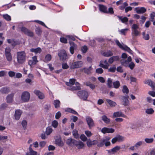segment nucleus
Instances as JSON below:
<instances>
[{"mask_svg":"<svg viewBox=\"0 0 155 155\" xmlns=\"http://www.w3.org/2000/svg\"><path fill=\"white\" fill-rule=\"evenodd\" d=\"M17 61L19 64H22L25 61L26 54L24 51L18 52L17 54Z\"/></svg>","mask_w":155,"mask_h":155,"instance_id":"obj_1","label":"nucleus"},{"mask_svg":"<svg viewBox=\"0 0 155 155\" xmlns=\"http://www.w3.org/2000/svg\"><path fill=\"white\" fill-rule=\"evenodd\" d=\"M139 28L138 26L136 24H134L131 27V35L132 38L134 39L136 37L140 35V32L138 30Z\"/></svg>","mask_w":155,"mask_h":155,"instance_id":"obj_2","label":"nucleus"},{"mask_svg":"<svg viewBox=\"0 0 155 155\" xmlns=\"http://www.w3.org/2000/svg\"><path fill=\"white\" fill-rule=\"evenodd\" d=\"M77 95L80 99H82L83 101L87 100L88 94L87 91L84 90L79 91L77 92Z\"/></svg>","mask_w":155,"mask_h":155,"instance_id":"obj_3","label":"nucleus"},{"mask_svg":"<svg viewBox=\"0 0 155 155\" xmlns=\"http://www.w3.org/2000/svg\"><path fill=\"white\" fill-rule=\"evenodd\" d=\"M30 98V94L29 92L25 91L22 92L21 99V101L23 102H27L29 100Z\"/></svg>","mask_w":155,"mask_h":155,"instance_id":"obj_4","label":"nucleus"},{"mask_svg":"<svg viewBox=\"0 0 155 155\" xmlns=\"http://www.w3.org/2000/svg\"><path fill=\"white\" fill-rule=\"evenodd\" d=\"M86 121L90 129L95 126L94 122L93 119L89 116L86 117Z\"/></svg>","mask_w":155,"mask_h":155,"instance_id":"obj_5","label":"nucleus"},{"mask_svg":"<svg viewBox=\"0 0 155 155\" xmlns=\"http://www.w3.org/2000/svg\"><path fill=\"white\" fill-rule=\"evenodd\" d=\"M121 97L122 104L125 106H129L130 105V102L128 100L129 96L128 95L123 96Z\"/></svg>","mask_w":155,"mask_h":155,"instance_id":"obj_6","label":"nucleus"},{"mask_svg":"<svg viewBox=\"0 0 155 155\" xmlns=\"http://www.w3.org/2000/svg\"><path fill=\"white\" fill-rule=\"evenodd\" d=\"M110 65L107 60H101L100 61L99 66L104 69H107Z\"/></svg>","mask_w":155,"mask_h":155,"instance_id":"obj_7","label":"nucleus"},{"mask_svg":"<svg viewBox=\"0 0 155 155\" xmlns=\"http://www.w3.org/2000/svg\"><path fill=\"white\" fill-rule=\"evenodd\" d=\"M82 63L81 61H78L73 63L70 66L71 69L77 68L81 67L82 65Z\"/></svg>","mask_w":155,"mask_h":155,"instance_id":"obj_8","label":"nucleus"},{"mask_svg":"<svg viewBox=\"0 0 155 155\" xmlns=\"http://www.w3.org/2000/svg\"><path fill=\"white\" fill-rule=\"evenodd\" d=\"M115 131L114 129L112 128L104 127L101 129V132L104 134L106 133H112Z\"/></svg>","mask_w":155,"mask_h":155,"instance_id":"obj_9","label":"nucleus"},{"mask_svg":"<svg viewBox=\"0 0 155 155\" xmlns=\"http://www.w3.org/2000/svg\"><path fill=\"white\" fill-rule=\"evenodd\" d=\"M92 69L91 66L88 68L84 67L81 69V71L83 72L84 73L87 75H89L91 74V71L92 70Z\"/></svg>","mask_w":155,"mask_h":155,"instance_id":"obj_10","label":"nucleus"},{"mask_svg":"<svg viewBox=\"0 0 155 155\" xmlns=\"http://www.w3.org/2000/svg\"><path fill=\"white\" fill-rule=\"evenodd\" d=\"M34 93L38 96L40 99H43L45 97L44 94L39 90H35L34 91Z\"/></svg>","mask_w":155,"mask_h":155,"instance_id":"obj_11","label":"nucleus"},{"mask_svg":"<svg viewBox=\"0 0 155 155\" xmlns=\"http://www.w3.org/2000/svg\"><path fill=\"white\" fill-rule=\"evenodd\" d=\"M74 145L75 146L77 147H78V149H80L83 148L84 146V144L82 141L80 140L78 141L76 140H74Z\"/></svg>","mask_w":155,"mask_h":155,"instance_id":"obj_12","label":"nucleus"},{"mask_svg":"<svg viewBox=\"0 0 155 155\" xmlns=\"http://www.w3.org/2000/svg\"><path fill=\"white\" fill-rule=\"evenodd\" d=\"M58 55L61 60L64 61L67 57V55L65 52H61L58 53Z\"/></svg>","mask_w":155,"mask_h":155,"instance_id":"obj_13","label":"nucleus"},{"mask_svg":"<svg viewBox=\"0 0 155 155\" xmlns=\"http://www.w3.org/2000/svg\"><path fill=\"white\" fill-rule=\"evenodd\" d=\"M135 10L136 11V13L138 14L144 13L147 11L146 9L144 7L136 8Z\"/></svg>","mask_w":155,"mask_h":155,"instance_id":"obj_14","label":"nucleus"},{"mask_svg":"<svg viewBox=\"0 0 155 155\" xmlns=\"http://www.w3.org/2000/svg\"><path fill=\"white\" fill-rule=\"evenodd\" d=\"M14 94L13 93H12L8 95L6 97V102L8 103H11L13 101V98Z\"/></svg>","mask_w":155,"mask_h":155,"instance_id":"obj_15","label":"nucleus"},{"mask_svg":"<svg viewBox=\"0 0 155 155\" xmlns=\"http://www.w3.org/2000/svg\"><path fill=\"white\" fill-rule=\"evenodd\" d=\"M55 144L60 147H62L64 146V143L61 140V137H60L58 138L55 139Z\"/></svg>","mask_w":155,"mask_h":155,"instance_id":"obj_16","label":"nucleus"},{"mask_svg":"<svg viewBox=\"0 0 155 155\" xmlns=\"http://www.w3.org/2000/svg\"><path fill=\"white\" fill-rule=\"evenodd\" d=\"M145 84H148L152 88H154L155 87V83L152 81L150 79H148L144 82Z\"/></svg>","mask_w":155,"mask_h":155,"instance_id":"obj_17","label":"nucleus"},{"mask_svg":"<svg viewBox=\"0 0 155 155\" xmlns=\"http://www.w3.org/2000/svg\"><path fill=\"white\" fill-rule=\"evenodd\" d=\"M22 112L20 110H15V116L16 120H18L19 119L21 114Z\"/></svg>","mask_w":155,"mask_h":155,"instance_id":"obj_18","label":"nucleus"},{"mask_svg":"<svg viewBox=\"0 0 155 155\" xmlns=\"http://www.w3.org/2000/svg\"><path fill=\"white\" fill-rule=\"evenodd\" d=\"M74 140H76L72 138H69L67 140L66 143L69 146H73L74 145Z\"/></svg>","mask_w":155,"mask_h":155,"instance_id":"obj_19","label":"nucleus"},{"mask_svg":"<svg viewBox=\"0 0 155 155\" xmlns=\"http://www.w3.org/2000/svg\"><path fill=\"white\" fill-rule=\"evenodd\" d=\"M99 8L101 11L105 13H108L107 8L106 6L103 5H100Z\"/></svg>","mask_w":155,"mask_h":155,"instance_id":"obj_20","label":"nucleus"},{"mask_svg":"<svg viewBox=\"0 0 155 155\" xmlns=\"http://www.w3.org/2000/svg\"><path fill=\"white\" fill-rule=\"evenodd\" d=\"M101 120L106 124H109L110 122V119L108 118L105 115H103L101 117Z\"/></svg>","mask_w":155,"mask_h":155,"instance_id":"obj_21","label":"nucleus"},{"mask_svg":"<svg viewBox=\"0 0 155 155\" xmlns=\"http://www.w3.org/2000/svg\"><path fill=\"white\" fill-rule=\"evenodd\" d=\"M106 100L111 107H114L117 105V104L115 102L109 99H107Z\"/></svg>","mask_w":155,"mask_h":155,"instance_id":"obj_22","label":"nucleus"},{"mask_svg":"<svg viewBox=\"0 0 155 155\" xmlns=\"http://www.w3.org/2000/svg\"><path fill=\"white\" fill-rule=\"evenodd\" d=\"M53 105L56 108H58L60 107L61 102L58 100H54L53 102Z\"/></svg>","mask_w":155,"mask_h":155,"instance_id":"obj_23","label":"nucleus"},{"mask_svg":"<svg viewBox=\"0 0 155 155\" xmlns=\"http://www.w3.org/2000/svg\"><path fill=\"white\" fill-rule=\"evenodd\" d=\"M0 91L2 94H7L10 91V90L8 87H3L1 89Z\"/></svg>","mask_w":155,"mask_h":155,"instance_id":"obj_24","label":"nucleus"},{"mask_svg":"<svg viewBox=\"0 0 155 155\" xmlns=\"http://www.w3.org/2000/svg\"><path fill=\"white\" fill-rule=\"evenodd\" d=\"M30 51L32 52H34L35 54L37 53H40L41 51V49L40 48L38 47L36 48H32L30 49Z\"/></svg>","mask_w":155,"mask_h":155,"instance_id":"obj_25","label":"nucleus"},{"mask_svg":"<svg viewBox=\"0 0 155 155\" xmlns=\"http://www.w3.org/2000/svg\"><path fill=\"white\" fill-rule=\"evenodd\" d=\"M84 84L87 86L89 87L91 89L93 90L95 88V85L91 84L90 82L87 81Z\"/></svg>","mask_w":155,"mask_h":155,"instance_id":"obj_26","label":"nucleus"},{"mask_svg":"<svg viewBox=\"0 0 155 155\" xmlns=\"http://www.w3.org/2000/svg\"><path fill=\"white\" fill-rule=\"evenodd\" d=\"M124 115L122 114L121 112L118 111L114 112L113 114V116L114 117H124Z\"/></svg>","mask_w":155,"mask_h":155,"instance_id":"obj_27","label":"nucleus"},{"mask_svg":"<svg viewBox=\"0 0 155 155\" xmlns=\"http://www.w3.org/2000/svg\"><path fill=\"white\" fill-rule=\"evenodd\" d=\"M113 54L111 51H109L107 52H104L103 54V55L106 57H110L112 56Z\"/></svg>","mask_w":155,"mask_h":155,"instance_id":"obj_28","label":"nucleus"},{"mask_svg":"<svg viewBox=\"0 0 155 155\" xmlns=\"http://www.w3.org/2000/svg\"><path fill=\"white\" fill-rule=\"evenodd\" d=\"M112 80L110 78H108L107 81V84L109 88H111L112 87Z\"/></svg>","mask_w":155,"mask_h":155,"instance_id":"obj_29","label":"nucleus"},{"mask_svg":"<svg viewBox=\"0 0 155 155\" xmlns=\"http://www.w3.org/2000/svg\"><path fill=\"white\" fill-rule=\"evenodd\" d=\"M113 84L114 87L116 89L118 88L120 86V83L118 81H116L114 82Z\"/></svg>","mask_w":155,"mask_h":155,"instance_id":"obj_30","label":"nucleus"},{"mask_svg":"<svg viewBox=\"0 0 155 155\" xmlns=\"http://www.w3.org/2000/svg\"><path fill=\"white\" fill-rule=\"evenodd\" d=\"M72 134L75 138L76 139H78L79 138V135L78 134L77 130H73L72 131Z\"/></svg>","mask_w":155,"mask_h":155,"instance_id":"obj_31","label":"nucleus"},{"mask_svg":"<svg viewBox=\"0 0 155 155\" xmlns=\"http://www.w3.org/2000/svg\"><path fill=\"white\" fill-rule=\"evenodd\" d=\"M35 32L38 36H40L42 33V31L40 27H37L35 28Z\"/></svg>","mask_w":155,"mask_h":155,"instance_id":"obj_32","label":"nucleus"},{"mask_svg":"<svg viewBox=\"0 0 155 155\" xmlns=\"http://www.w3.org/2000/svg\"><path fill=\"white\" fill-rule=\"evenodd\" d=\"M117 17L123 23H125L128 21V18L127 17H124L122 18V17L119 16H118Z\"/></svg>","mask_w":155,"mask_h":155,"instance_id":"obj_33","label":"nucleus"},{"mask_svg":"<svg viewBox=\"0 0 155 155\" xmlns=\"http://www.w3.org/2000/svg\"><path fill=\"white\" fill-rule=\"evenodd\" d=\"M117 142H121L123 141L124 140V138L123 137L120 135H118L115 137Z\"/></svg>","mask_w":155,"mask_h":155,"instance_id":"obj_34","label":"nucleus"},{"mask_svg":"<svg viewBox=\"0 0 155 155\" xmlns=\"http://www.w3.org/2000/svg\"><path fill=\"white\" fill-rule=\"evenodd\" d=\"M32 145L31 144L29 147V150L30 153H31V155H37V152L34 151L31 148Z\"/></svg>","mask_w":155,"mask_h":155,"instance_id":"obj_35","label":"nucleus"},{"mask_svg":"<svg viewBox=\"0 0 155 155\" xmlns=\"http://www.w3.org/2000/svg\"><path fill=\"white\" fill-rule=\"evenodd\" d=\"M121 148V147L118 146H117L111 149L112 153H114L116 152L117 151H118Z\"/></svg>","mask_w":155,"mask_h":155,"instance_id":"obj_36","label":"nucleus"},{"mask_svg":"<svg viewBox=\"0 0 155 155\" xmlns=\"http://www.w3.org/2000/svg\"><path fill=\"white\" fill-rule=\"evenodd\" d=\"M143 38L146 40H148L150 39V36L148 34H146L145 32L142 33Z\"/></svg>","mask_w":155,"mask_h":155,"instance_id":"obj_37","label":"nucleus"},{"mask_svg":"<svg viewBox=\"0 0 155 155\" xmlns=\"http://www.w3.org/2000/svg\"><path fill=\"white\" fill-rule=\"evenodd\" d=\"M106 141V140L104 139L102 140L100 143H98L97 144V146L99 147H102L104 145L105 142Z\"/></svg>","mask_w":155,"mask_h":155,"instance_id":"obj_38","label":"nucleus"},{"mask_svg":"<svg viewBox=\"0 0 155 155\" xmlns=\"http://www.w3.org/2000/svg\"><path fill=\"white\" fill-rule=\"evenodd\" d=\"M8 105L6 103H2L0 106V110H3L5 109L8 107Z\"/></svg>","mask_w":155,"mask_h":155,"instance_id":"obj_39","label":"nucleus"},{"mask_svg":"<svg viewBox=\"0 0 155 155\" xmlns=\"http://www.w3.org/2000/svg\"><path fill=\"white\" fill-rule=\"evenodd\" d=\"M6 60L9 62H11L12 60V57L11 54H5Z\"/></svg>","mask_w":155,"mask_h":155,"instance_id":"obj_40","label":"nucleus"},{"mask_svg":"<svg viewBox=\"0 0 155 155\" xmlns=\"http://www.w3.org/2000/svg\"><path fill=\"white\" fill-rule=\"evenodd\" d=\"M154 112V110L152 108L147 109L145 111V112L148 114H152Z\"/></svg>","mask_w":155,"mask_h":155,"instance_id":"obj_41","label":"nucleus"},{"mask_svg":"<svg viewBox=\"0 0 155 155\" xmlns=\"http://www.w3.org/2000/svg\"><path fill=\"white\" fill-rule=\"evenodd\" d=\"M122 91L123 93H125L126 94H128L129 92V89L126 85H124L123 86V88Z\"/></svg>","mask_w":155,"mask_h":155,"instance_id":"obj_42","label":"nucleus"},{"mask_svg":"<svg viewBox=\"0 0 155 155\" xmlns=\"http://www.w3.org/2000/svg\"><path fill=\"white\" fill-rule=\"evenodd\" d=\"M51 58V57L50 54H47L45 58V62H48L50 61Z\"/></svg>","mask_w":155,"mask_h":155,"instance_id":"obj_43","label":"nucleus"},{"mask_svg":"<svg viewBox=\"0 0 155 155\" xmlns=\"http://www.w3.org/2000/svg\"><path fill=\"white\" fill-rule=\"evenodd\" d=\"M51 125H52V126L56 128L58 126V122L57 120H54L52 122Z\"/></svg>","mask_w":155,"mask_h":155,"instance_id":"obj_44","label":"nucleus"},{"mask_svg":"<svg viewBox=\"0 0 155 155\" xmlns=\"http://www.w3.org/2000/svg\"><path fill=\"white\" fill-rule=\"evenodd\" d=\"M96 72L98 74H101L104 72L103 70L101 68H97L95 70Z\"/></svg>","mask_w":155,"mask_h":155,"instance_id":"obj_45","label":"nucleus"},{"mask_svg":"<svg viewBox=\"0 0 155 155\" xmlns=\"http://www.w3.org/2000/svg\"><path fill=\"white\" fill-rule=\"evenodd\" d=\"M122 49L127 51L130 54H132V51L130 49V48L126 45Z\"/></svg>","mask_w":155,"mask_h":155,"instance_id":"obj_46","label":"nucleus"},{"mask_svg":"<svg viewBox=\"0 0 155 155\" xmlns=\"http://www.w3.org/2000/svg\"><path fill=\"white\" fill-rule=\"evenodd\" d=\"M51 108V105L50 104H46L44 107V108L46 112H48Z\"/></svg>","mask_w":155,"mask_h":155,"instance_id":"obj_47","label":"nucleus"},{"mask_svg":"<svg viewBox=\"0 0 155 155\" xmlns=\"http://www.w3.org/2000/svg\"><path fill=\"white\" fill-rule=\"evenodd\" d=\"M34 22H36L39 24L45 27L46 28H48V27L43 22L41 21L38 20H35L34 21Z\"/></svg>","mask_w":155,"mask_h":155,"instance_id":"obj_48","label":"nucleus"},{"mask_svg":"<svg viewBox=\"0 0 155 155\" xmlns=\"http://www.w3.org/2000/svg\"><path fill=\"white\" fill-rule=\"evenodd\" d=\"M11 51L10 48L9 47H7L5 49V54H11Z\"/></svg>","mask_w":155,"mask_h":155,"instance_id":"obj_49","label":"nucleus"},{"mask_svg":"<svg viewBox=\"0 0 155 155\" xmlns=\"http://www.w3.org/2000/svg\"><path fill=\"white\" fill-rule=\"evenodd\" d=\"M114 67H111L109 69H108V72H111L112 73H114L115 72L116 70V68L115 66V65H114Z\"/></svg>","mask_w":155,"mask_h":155,"instance_id":"obj_50","label":"nucleus"},{"mask_svg":"<svg viewBox=\"0 0 155 155\" xmlns=\"http://www.w3.org/2000/svg\"><path fill=\"white\" fill-rule=\"evenodd\" d=\"M80 138L83 141H86L87 140V137L84 134H81Z\"/></svg>","mask_w":155,"mask_h":155,"instance_id":"obj_51","label":"nucleus"},{"mask_svg":"<svg viewBox=\"0 0 155 155\" xmlns=\"http://www.w3.org/2000/svg\"><path fill=\"white\" fill-rule=\"evenodd\" d=\"M60 41L61 42L64 44H66L68 42L67 39L64 37L60 38Z\"/></svg>","mask_w":155,"mask_h":155,"instance_id":"obj_52","label":"nucleus"},{"mask_svg":"<svg viewBox=\"0 0 155 155\" xmlns=\"http://www.w3.org/2000/svg\"><path fill=\"white\" fill-rule=\"evenodd\" d=\"M143 143H144L143 141H139L137 142L135 145V147L136 148H138L140 146H141Z\"/></svg>","mask_w":155,"mask_h":155,"instance_id":"obj_53","label":"nucleus"},{"mask_svg":"<svg viewBox=\"0 0 155 155\" xmlns=\"http://www.w3.org/2000/svg\"><path fill=\"white\" fill-rule=\"evenodd\" d=\"M144 140L146 143H152L153 142V138H146Z\"/></svg>","mask_w":155,"mask_h":155,"instance_id":"obj_54","label":"nucleus"},{"mask_svg":"<svg viewBox=\"0 0 155 155\" xmlns=\"http://www.w3.org/2000/svg\"><path fill=\"white\" fill-rule=\"evenodd\" d=\"M3 17L4 18H5L7 21H9L11 20V17L10 16L7 14L4 15L3 16Z\"/></svg>","mask_w":155,"mask_h":155,"instance_id":"obj_55","label":"nucleus"},{"mask_svg":"<svg viewBox=\"0 0 155 155\" xmlns=\"http://www.w3.org/2000/svg\"><path fill=\"white\" fill-rule=\"evenodd\" d=\"M135 66V64L133 62H131L128 65V67H129L130 69L133 70Z\"/></svg>","mask_w":155,"mask_h":155,"instance_id":"obj_56","label":"nucleus"},{"mask_svg":"<svg viewBox=\"0 0 155 155\" xmlns=\"http://www.w3.org/2000/svg\"><path fill=\"white\" fill-rule=\"evenodd\" d=\"M29 30L24 27H22L21 29V31L25 34H26Z\"/></svg>","mask_w":155,"mask_h":155,"instance_id":"obj_57","label":"nucleus"},{"mask_svg":"<svg viewBox=\"0 0 155 155\" xmlns=\"http://www.w3.org/2000/svg\"><path fill=\"white\" fill-rule=\"evenodd\" d=\"M61 113L60 111H58L55 114V118L56 119H59L61 117Z\"/></svg>","mask_w":155,"mask_h":155,"instance_id":"obj_58","label":"nucleus"},{"mask_svg":"<svg viewBox=\"0 0 155 155\" xmlns=\"http://www.w3.org/2000/svg\"><path fill=\"white\" fill-rule=\"evenodd\" d=\"M87 140V146L89 147H91L92 145H93L92 141H91L90 139H88Z\"/></svg>","mask_w":155,"mask_h":155,"instance_id":"obj_59","label":"nucleus"},{"mask_svg":"<svg viewBox=\"0 0 155 155\" xmlns=\"http://www.w3.org/2000/svg\"><path fill=\"white\" fill-rule=\"evenodd\" d=\"M88 48L86 46L84 45L81 48V51L83 53H85L87 51Z\"/></svg>","mask_w":155,"mask_h":155,"instance_id":"obj_60","label":"nucleus"},{"mask_svg":"<svg viewBox=\"0 0 155 155\" xmlns=\"http://www.w3.org/2000/svg\"><path fill=\"white\" fill-rule=\"evenodd\" d=\"M52 131V129L50 128H47L46 129V133L47 135H49Z\"/></svg>","mask_w":155,"mask_h":155,"instance_id":"obj_61","label":"nucleus"},{"mask_svg":"<svg viewBox=\"0 0 155 155\" xmlns=\"http://www.w3.org/2000/svg\"><path fill=\"white\" fill-rule=\"evenodd\" d=\"M71 89L72 91H76L80 90L81 88L79 86L76 87V86H73L71 88Z\"/></svg>","mask_w":155,"mask_h":155,"instance_id":"obj_62","label":"nucleus"},{"mask_svg":"<svg viewBox=\"0 0 155 155\" xmlns=\"http://www.w3.org/2000/svg\"><path fill=\"white\" fill-rule=\"evenodd\" d=\"M25 35L30 37H33L34 36L33 33L30 30H28V31L27 32Z\"/></svg>","mask_w":155,"mask_h":155,"instance_id":"obj_63","label":"nucleus"},{"mask_svg":"<svg viewBox=\"0 0 155 155\" xmlns=\"http://www.w3.org/2000/svg\"><path fill=\"white\" fill-rule=\"evenodd\" d=\"M15 73L13 71H10L8 72V74L10 77H12L15 76Z\"/></svg>","mask_w":155,"mask_h":155,"instance_id":"obj_64","label":"nucleus"}]
</instances>
